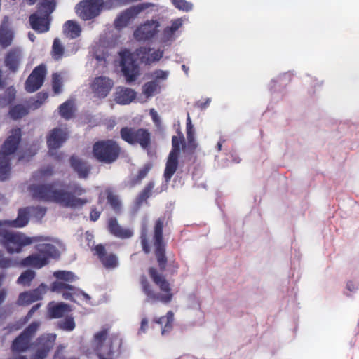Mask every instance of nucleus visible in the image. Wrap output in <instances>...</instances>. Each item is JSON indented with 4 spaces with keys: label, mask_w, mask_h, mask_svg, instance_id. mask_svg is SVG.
<instances>
[{
    "label": "nucleus",
    "mask_w": 359,
    "mask_h": 359,
    "mask_svg": "<svg viewBox=\"0 0 359 359\" xmlns=\"http://www.w3.org/2000/svg\"><path fill=\"white\" fill-rule=\"evenodd\" d=\"M11 349L12 355L8 359H22V332L13 340Z\"/></svg>",
    "instance_id": "obj_32"
},
{
    "label": "nucleus",
    "mask_w": 359,
    "mask_h": 359,
    "mask_svg": "<svg viewBox=\"0 0 359 359\" xmlns=\"http://www.w3.org/2000/svg\"><path fill=\"white\" fill-rule=\"evenodd\" d=\"M53 276L65 283H72L78 279L77 276L71 271H57L53 273Z\"/></svg>",
    "instance_id": "obj_35"
},
{
    "label": "nucleus",
    "mask_w": 359,
    "mask_h": 359,
    "mask_svg": "<svg viewBox=\"0 0 359 359\" xmlns=\"http://www.w3.org/2000/svg\"><path fill=\"white\" fill-rule=\"evenodd\" d=\"M18 227H22V208L18 209L15 219L0 221V244L10 254L19 252L22 248V234L10 229Z\"/></svg>",
    "instance_id": "obj_5"
},
{
    "label": "nucleus",
    "mask_w": 359,
    "mask_h": 359,
    "mask_svg": "<svg viewBox=\"0 0 359 359\" xmlns=\"http://www.w3.org/2000/svg\"><path fill=\"white\" fill-rule=\"evenodd\" d=\"M47 285L44 283H41L37 288L24 292V304H29L41 299L44 294L47 292Z\"/></svg>",
    "instance_id": "obj_26"
},
{
    "label": "nucleus",
    "mask_w": 359,
    "mask_h": 359,
    "mask_svg": "<svg viewBox=\"0 0 359 359\" xmlns=\"http://www.w3.org/2000/svg\"><path fill=\"white\" fill-rule=\"evenodd\" d=\"M160 26V22L156 20H147L134 31V38L139 41H149L158 33Z\"/></svg>",
    "instance_id": "obj_15"
},
{
    "label": "nucleus",
    "mask_w": 359,
    "mask_h": 359,
    "mask_svg": "<svg viewBox=\"0 0 359 359\" xmlns=\"http://www.w3.org/2000/svg\"><path fill=\"white\" fill-rule=\"evenodd\" d=\"M64 53V48L58 39H55L52 48V55L55 60L62 58Z\"/></svg>",
    "instance_id": "obj_40"
},
{
    "label": "nucleus",
    "mask_w": 359,
    "mask_h": 359,
    "mask_svg": "<svg viewBox=\"0 0 359 359\" xmlns=\"http://www.w3.org/2000/svg\"><path fill=\"white\" fill-rule=\"evenodd\" d=\"M151 165L150 164L145 165L143 168H142L137 175V180L138 181L142 180L143 178L146 177L149 171L151 170Z\"/></svg>",
    "instance_id": "obj_54"
},
{
    "label": "nucleus",
    "mask_w": 359,
    "mask_h": 359,
    "mask_svg": "<svg viewBox=\"0 0 359 359\" xmlns=\"http://www.w3.org/2000/svg\"><path fill=\"white\" fill-rule=\"evenodd\" d=\"M65 348V346L62 345L59 346L54 355L53 359H65V356L61 353Z\"/></svg>",
    "instance_id": "obj_57"
},
{
    "label": "nucleus",
    "mask_w": 359,
    "mask_h": 359,
    "mask_svg": "<svg viewBox=\"0 0 359 359\" xmlns=\"http://www.w3.org/2000/svg\"><path fill=\"white\" fill-rule=\"evenodd\" d=\"M66 188L67 190L60 189L57 183H52L32 185L30 191L36 199L54 202L65 208L79 209L90 203L87 198L82 197L86 189L79 183L71 182Z\"/></svg>",
    "instance_id": "obj_1"
},
{
    "label": "nucleus",
    "mask_w": 359,
    "mask_h": 359,
    "mask_svg": "<svg viewBox=\"0 0 359 359\" xmlns=\"http://www.w3.org/2000/svg\"><path fill=\"white\" fill-rule=\"evenodd\" d=\"M48 98V93L40 92L39 93L35 98L34 99V102L30 103V106L34 109L39 108Z\"/></svg>",
    "instance_id": "obj_43"
},
{
    "label": "nucleus",
    "mask_w": 359,
    "mask_h": 359,
    "mask_svg": "<svg viewBox=\"0 0 359 359\" xmlns=\"http://www.w3.org/2000/svg\"><path fill=\"white\" fill-rule=\"evenodd\" d=\"M170 75V72L167 70L158 69L151 73V77L154 79V81H165Z\"/></svg>",
    "instance_id": "obj_44"
},
{
    "label": "nucleus",
    "mask_w": 359,
    "mask_h": 359,
    "mask_svg": "<svg viewBox=\"0 0 359 359\" xmlns=\"http://www.w3.org/2000/svg\"><path fill=\"white\" fill-rule=\"evenodd\" d=\"M108 229L111 234L120 238H128L133 235V231L130 229L121 227L116 218H110L108 221Z\"/></svg>",
    "instance_id": "obj_23"
},
{
    "label": "nucleus",
    "mask_w": 359,
    "mask_h": 359,
    "mask_svg": "<svg viewBox=\"0 0 359 359\" xmlns=\"http://www.w3.org/2000/svg\"><path fill=\"white\" fill-rule=\"evenodd\" d=\"M210 98H207L205 100V102H202V101H199L197 102V106L198 107L201 108V109H205L207 106L209 105V104L210 103Z\"/></svg>",
    "instance_id": "obj_61"
},
{
    "label": "nucleus",
    "mask_w": 359,
    "mask_h": 359,
    "mask_svg": "<svg viewBox=\"0 0 359 359\" xmlns=\"http://www.w3.org/2000/svg\"><path fill=\"white\" fill-rule=\"evenodd\" d=\"M100 212L95 210H92L90 214V217L92 221H96L100 217Z\"/></svg>",
    "instance_id": "obj_60"
},
{
    "label": "nucleus",
    "mask_w": 359,
    "mask_h": 359,
    "mask_svg": "<svg viewBox=\"0 0 359 359\" xmlns=\"http://www.w3.org/2000/svg\"><path fill=\"white\" fill-rule=\"evenodd\" d=\"M150 6L149 4L142 3L126 9L116 18L115 27L120 29L126 27L139 13Z\"/></svg>",
    "instance_id": "obj_17"
},
{
    "label": "nucleus",
    "mask_w": 359,
    "mask_h": 359,
    "mask_svg": "<svg viewBox=\"0 0 359 359\" xmlns=\"http://www.w3.org/2000/svg\"><path fill=\"white\" fill-rule=\"evenodd\" d=\"M40 326L41 322L34 321L24 330V351L29 348L27 341L35 335ZM56 337L57 335L53 333L44 334L39 337L36 343L30 346L33 351L30 359H45L55 345Z\"/></svg>",
    "instance_id": "obj_4"
},
{
    "label": "nucleus",
    "mask_w": 359,
    "mask_h": 359,
    "mask_svg": "<svg viewBox=\"0 0 359 359\" xmlns=\"http://www.w3.org/2000/svg\"><path fill=\"white\" fill-rule=\"evenodd\" d=\"M178 157L179 156L172 155L169 154L164 171V178L166 182H169L178 167Z\"/></svg>",
    "instance_id": "obj_29"
},
{
    "label": "nucleus",
    "mask_w": 359,
    "mask_h": 359,
    "mask_svg": "<svg viewBox=\"0 0 359 359\" xmlns=\"http://www.w3.org/2000/svg\"><path fill=\"white\" fill-rule=\"evenodd\" d=\"M94 250L106 268H115L118 266V262L116 256L113 254L106 255L104 247L102 245H96Z\"/></svg>",
    "instance_id": "obj_22"
},
{
    "label": "nucleus",
    "mask_w": 359,
    "mask_h": 359,
    "mask_svg": "<svg viewBox=\"0 0 359 359\" xmlns=\"http://www.w3.org/2000/svg\"><path fill=\"white\" fill-rule=\"evenodd\" d=\"M149 327V321L147 318H144L142 319L141 323H140V327L137 331V335L142 336V334H144Z\"/></svg>",
    "instance_id": "obj_52"
},
{
    "label": "nucleus",
    "mask_w": 359,
    "mask_h": 359,
    "mask_svg": "<svg viewBox=\"0 0 359 359\" xmlns=\"http://www.w3.org/2000/svg\"><path fill=\"white\" fill-rule=\"evenodd\" d=\"M153 321L161 325V334L163 336L166 335L172 329L174 313L172 311H169L165 316L156 318Z\"/></svg>",
    "instance_id": "obj_28"
},
{
    "label": "nucleus",
    "mask_w": 359,
    "mask_h": 359,
    "mask_svg": "<svg viewBox=\"0 0 359 359\" xmlns=\"http://www.w3.org/2000/svg\"><path fill=\"white\" fill-rule=\"evenodd\" d=\"M154 187V183L151 182L144 189V190L140 193V194L137 196L135 201V204L137 208H138L142 203L145 201L151 195V191Z\"/></svg>",
    "instance_id": "obj_36"
},
{
    "label": "nucleus",
    "mask_w": 359,
    "mask_h": 359,
    "mask_svg": "<svg viewBox=\"0 0 359 359\" xmlns=\"http://www.w3.org/2000/svg\"><path fill=\"white\" fill-rule=\"evenodd\" d=\"M11 260L8 258L4 257V254L0 250V269H6L11 266Z\"/></svg>",
    "instance_id": "obj_53"
},
{
    "label": "nucleus",
    "mask_w": 359,
    "mask_h": 359,
    "mask_svg": "<svg viewBox=\"0 0 359 359\" xmlns=\"http://www.w3.org/2000/svg\"><path fill=\"white\" fill-rule=\"evenodd\" d=\"M49 241L48 237L36 236L33 237L24 235V246L35 243L36 253H33L24 258V267L30 266L40 269L48 264L50 258H57L60 253L57 248L52 243H46Z\"/></svg>",
    "instance_id": "obj_3"
},
{
    "label": "nucleus",
    "mask_w": 359,
    "mask_h": 359,
    "mask_svg": "<svg viewBox=\"0 0 359 359\" xmlns=\"http://www.w3.org/2000/svg\"><path fill=\"white\" fill-rule=\"evenodd\" d=\"M54 8L53 0H46L42 2L37 13L31 15L29 17L32 28L39 33L48 32L50 29V14Z\"/></svg>",
    "instance_id": "obj_9"
},
{
    "label": "nucleus",
    "mask_w": 359,
    "mask_h": 359,
    "mask_svg": "<svg viewBox=\"0 0 359 359\" xmlns=\"http://www.w3.org/2000/svg\"><path fill=\"white\" fill-rule=\"evenodd\" d=\"M114 81L105 76L95 77L90 84L94 97L102 100L107 97L114 86Z\"/></svg>",
    "instance_id": "obj_16"
},
{
    "label": "nucleus",
    "mask_w": 359,
    "mask_h": 359,
    "mask_svg": "<svg viewBox=\"0 0 359 359\" xmlns=\"http://www.w3.org/2000/svg\"><path fill=\"white\" fill-rule=\"evenodd\" d=\"M9 115L15 120L22 117V104H17L12 107L9 111Z\"/></svg>",
    "instance_id": "obj_47"
},
{
    "label": "nucleus",
    "mask_w": 359,
    "mask_h": 359,
    "mask_svg": "<svg viewBox=\"0 0 359 359\" xmlns=\"http://www.w3.org/2000/svg\"><path fill=\"white\" fill-rule=\"evenodd\" d=\"M108 333L109 331L107 328H102L95 333L89 347H87L83 351L84 354L88 358H91L94 354L97 356H111L114 354V351L111 342L109 340H107Z\"/></svg>",
    "instance_id": "obj_8"
},
{
    "label": "nucleus",
    "mask_w": 359,
    "mask_h": 359,
    "mask_svg": "<svg viewBox=\"0 0 359 359\" xmlns=\"http://www.w3.org/2000/svg\"><path fill=\"white\" fill-rule=\"evenodd\" d=\"M29 213V208H24V226L27 224L28 222V219L27 218V214Z\"/></svg>",
    "instance_id": "obj_64"
},
{
    "label": "nucleus",
    "mask_w": 359,
    "mask_h": 359,
    "mask_svg": "<svg viewBox=\"0 0 359 359\" xmlns=\"http://www.w3.org/2000/svg\"><path fill=\"white\" fill-rule=\"evenodd\" d=\"M18 55L17 53L14 50H12L7 54L5 58L6 66L13 72L17 69L18 66Z\"/></svg>",
    "instance_id": "obj_38"
},
{
    "label": "nucleus",
    "mask_w": 359,
    "mask_h": 359,
    "mask_svg": "<svg viewBox=\"0 0 359 359\" xmlns=\"http://www.w3.org/2000/svg\"><path fill=\"white\" fill-rule=\"evenodd\" d=\"M107 200L115 211H118L120 210L121 201L117 196L111 193H109L107 195Z\"/></svg>",
    "instance_id": "obj_45"
},
{
    "label": "nucleus",
    "mask_w": 359,
    "mask_h": 359,
    "mask_svg": "<svg viewBox=\"0 0 359 359\" xmlns=\"http://www.w3.org/2000/svg\"><path fill=\"white\" fill-rule=\"evenodd\" d=\"M13 39V32L8 27V18L4 17L0 26V45L6 48L11 45Z\"/></svg>",
    "instance_id": "obj_25"
},
{
    "label": "nucleus",
    "mask_w": 359,
    "mask_h": 359,
    "mask_svg": "<svg viewBox=\"0 0 359 359\" xmlns=\"http://www.w3.org/2000/svg\"><path fill=\"white\" fill-rule=\"evenodd\" d=\"M93 155L99 161L104 163H111L118 156L120 149L112 140L100 141L93 146Z\"/></svg>",
    "instance_id": "obj_10"
},
{
    "label": "nucleus",
    "mask_w": 359,
    "mask_h": 359,
    "mask_svg": "<svg viewBox=\"0 0 359 359\" xmlns=\"http://www.w3.org/2000/svg\"><path fill=\"white\" fill-rule=\"evenodd\" d=\"M41 306V304L40 303H38L36 304H35L34 306H33L32 307V309H30V311H29V313H27V316H26V320L29 319L32 314L36 311L39 309V308ZM25 321V319H24V322Z\"/></svg>",
    "instance_id": "obj_58"
},
{
    "label": "nucleus",
    "mask_w": 359,
    "mask_h": 359,
    "mask_svg": "<svg viewBox=\"0 0 359 359\" xmlns=\"http://www.w3.org/2000/svg\"><path fill=\"white\" fill-rule=\"evenodd\" d=\"M95 57L98 62H102V61L105 60V55L104 54L100 55V54L95 53Z\"/></svg>",
    "instance_id": "obj_63"
},
{
    "label": "nucleus",
    "mask_w": 359,
    "mask_h": 359,
    "mask_svg": "<svg viewBox=\"0 0 359 359\" xmlns=\"http://www.w3.org/2000/svg\"><path fill=\"white\" fill-rule=\"evenodd\" d=\"M194 135V129L192 123L190 125H187V137L188 140V144L191 148L195 149L196 144Z\"/></svg>",
    "instance_id": "obj_46"
},
{
    "label": "nucleus",
    "mask_w": 359,
    "mask_h": 359,
    "mask_svg": "<svg viewBox=\"0 0 359 359\" xmlns=\"http://www.w3.org/2000/svg\"><path fill=\"white\" fill-rule=\"evenodd\" d=\"M63 78L59 73H54L52 76L53 90L55 94H59L62 91Z\"/></svg>",
    "instance_id": "obj_39"
},
{
    "label": "nucleus",
    "mask_w": 359,
    "mask_h": 359,
    "mask_svg": "<svg viewBox=\"0 0 359 359\" xmlns=\"http://www.w3.org/2000/svg\"><path fill=\"white\" fill-rule=\"evenodd\" d=\"M114 96L117 104L126 105L134 100L136 93L131 88L119 86L116 88Z\"/></svg>",
    "instance_id": "obj_21"
},
{
    "label": "nucleus",
    "mask_w": 359,
    "mask_h": 359,
    "mask_svg": "<svg viewBox=\"0 0 359 359\" xmlns=\"http://www.w3.org/2000/svg\"><path fill=\"white\" fill-rule=\"evenodd\" d=\"M39 145L37 143H34L30 146L29 149H26V151L24 150V159L27 157H31L35 155L38 151Z\"/></svg>",
    "instance_id": "obj_50"
},
{
    "label": "nucleus",
    "mask_w": 359,
    "mask_h": 359,
    "mask_svg": "<svg viewBox=\"0 0 359 359\" xmlns=\"http://www.w3.org/2000/svg\"><path fill=\"white\" fill-rule=\"evenodd\" d=\"M68 130L66 128H56L51 130L47 138L49 154L54 156V150L60 148L67 140Z\"/></svg>",
    "instance_id": "obj_18"
},
{
    "label": "nucleus",
    "mask_w": 359,
    "mask_h": 359,
    "mask_svg": "<svg viewBox=\"0 0 359 359\" xmlns=\"http://www.w3.org/2000/svg\"><path fill=\"white\" fill-rule=\"evenodd\" d=\"M102 8H106L103 0H83L78 5L76 13L81 19L88 20L99 15Z\"/></svg>",
    "instance_id": "obj_12"
},
{
    "label": "nucleus",
    "mask_w": 359,
    "mask_h": 359,
    "mask_svg": "<svg viewBox=\"0 0 359 359\" xmlns=\"http://www.w3.org/2000/svg\"><path fill=\"white\" fill-rule=\"evenodd\" d=\"M57 327L60 330L66 332H72L74 330L76 323L73 317L67 316L57 323Z\"/></svg>",
    "instance_id": "obj_34"
},
{
    "label": "nucleus",
    "mask_w": 359,
    "mask_h": 359,
    "mask_svg": "<svg viewBox=\"0 0 359 359\" xmlns=\"http://www.w3.org/2000/svg\"><path fill=\"white\" fill-rule=\"evenodd\" d=\"M6 297V292L5 290H1L0 291V305L4 302Z\"/></svg>",
    "instance_id": "obj_62"
},
{
    "label": "nucleus",
    "mask_w": 359,
    "mask_h": 359,
    "mask_svg": "<svg viewBox=\"0 0 359 359\" xmlns=\"http://www.w3.org/2000/svg\"><path fill=\"white\" fill-rule=\"evenodd\" d=\"M63 32L67 37L75 39L80 35L81 29L76 22L68 20L64 25Z\"/></svg>",
    "instance_id": "obj_30"
},
{
    "label": "nucleus",
    "mask_w": 359,
    "mask_h": 359,
    "mask_svg": "<svg viewBox=\"0 0 359 359\" xmlns=\"http://www.w3.org/2000/svg\"><path fill=\"white\" fill-rule=\"evenodd\" d=\"M173 5L179 10L188 12L193 8V4L186 0H172Z\"/></svg>",
    "instance_id": "obj_42"
},
{
    "label": "nucleus",
    "mask_w": 359,
    "mask_h": 359,
    "mask_svg": "<svg viewBox=\"0 0 359 359\" xmlns=\"http://www.w3.org/2000/svg\"><path fill=\"white\" fill-rule=\"evenodd\" d=\"M51 290L62 294V297L65 299H69L75 302L77 301L76 298H83L86 301L90 299L88 294L60 280L52 283Z\"/></svg>",
    "instance_id": "obj_11"
},
{
    "label": "nucleus",
    "mask_w": 359,
    "mask_h": 359,
    "mask_svg": "<svg viewBox=\"0 0 359 359\" xmlns=\"http://www.w3.org/2000/svg\"><path fill=\"white\" fill-rule=\"evenodd\" d=\"M147 224L148 222L147 219H144L142 224V230H141V243L142 245V249L145 253H149L150 252V248L148 244L147 241Z\"/></svg>",
    "instance_id": "obj_37"
},
{
    "label": "nucleus",
    "mask_w": 359,
    "mask_h": 359,
    "mask_svg": "<svg viewBox=\"0 0 359 359\" xmlns=\"http://www.w3.org/2000/svg\"><path fill=\"white\" fill-rule=\"evenodd\" d=\"M71 311L70 306L65 303L50 302L48 306V315L50 318H60Z\"/></svg>",
    "instance_id": "obj_24"
},
{
    "label": "nucleus",
    "mask_w": 359,
    "mask_h": 359,
    "mask_svg": "<svg viewBox=\"0 0 359 359\" xmlns=\"http://www.w3.org/2000/svg\"><path fill=\"white\" fill-rule=\"evenodd\" d=\"M346 287L351 292H355L359 289V283L353 280H348Z\"/></svg>",
    "instance_id": "obj_55"
},
{
    "label": "nucleus",
    "mask_w": 359,
    "mask_h": 359,
    "mask_svg": "<svg viewBox=\"0 0 359 359\" xmlns=\"http://www.w3.org/2000/svg\"><path fill=\"white\" fill-rule=\"evenodd\" d=\"M182 144L181 138L177 136H173L172 139V150L170 154L172 155L179 156L180 151V145Z\"/></svg>",
    "instance_id": "obj_48"
},
{
    "label": "nucleus",
    "mask_w": 359,
    "mask_h": 359,
    "mask_svg": "<svg viewBox=\"0 0 359 359\" xmlns=\"http://www.w3.org/2000/svg\"><path fill=\"white\" fill-rule=\"evenodd\" d=\"M161 87L156 81L146 83L142 87V93L147 97L154 96L160 92Z\"/></svg>",
    "instance_id": "obj_33"
},
{
    "label": "nucleus",
    "mask_w": 359,
    "mask_h": 359,
    "mask_svg": "<svg viewBox=\"0 0 359 359\" xmlns=\"http://www.w3.org/2000/svg\"><path fill=\"white\" fill-rule=\"evenodd\" d=\"M70 164L80 178L86 179L88 177L90 169L86 162L82 161L76 156H72L70 158Z\"/></svg>",
    "instance_id": "obj_27"
},
{
    "label": "nucleus",
    "mask_w": 359,
    "mask_h": 359,
    "mask_svg": "<svg viewBox=\"0 0 359 359\" xmlns=\"http://www.w3.org/2000/svg\"><path fill=\"white\" fill-rule=\"evenodd\" d=\"M60 114L65 119H69L72 116V104L67 101L60 106Z\"/></svg>",
    "instance_id": "obj_41"
},
{
    "label": "nucleus",
    "mask_w": 359,
    "mask_h": 359,
    "mask_svg": "<svg viewBox=\"0 0 359 359\" xmlns=\"http://www.w3.org/2000/svg\"><path fill=\"white\" fill-rule=\"evenodd\" d=\"M41 306V304L40 303H38L36 304H35L34 306H33L32 307V309H30V311H29V313H27V316H26V320L29 319L32 314L36 311L39 309V308ZM25 321V319H24V322Z\"/></svg>",
    "instance_id": "obj_59"
},
{
    "label": "nucleus",
    "mask_w": 359,
    "mask_h": 359,
    "mask_svg": "<svg viewBox=\"0 0 359 359\" xmlns=\"http://www.w3.org/2000/svg\"><path fill=\"white\" fill-rule=\"evenodd\" d=\"M183 21L182 18L172 20L171 25L165 27L161 34L160 41L168 45L173 42L177 38L176 32L182 26Z\"/></svg>",
    "instance_id": "obj_20"
},
{
    "label": "nucleus",
    "mask_w": 359,
    "mask_h": 359,
    "mask_svg": "<svg viewBox=\"0 0 359 359\" xmlns=\"http://www.w3.org/2000/svg\"><path fill=\"white\" fill-rule=\"evenodd\" d=\"M163 219L159 218L156 220L154 228V245L156 249V255L161 269H164L167 259L165 256V243L163 241L162 233Z\"/></svg>",
    "instance_id": "obj_14"
},
{
    "label": "nucleus",
    "mask_w": 359,
    "mask_h": 359,
    "mask_svg": "<svg viewBox=\"0 0 359 359\" xmlns=\"http://www.w3.org/2000/svg\"><path fill=\"white\" fill-rule=\"evenodd\" d=\"M39 173L41 177H50L54 173L53 167L51 165L43 167L40 170Z\"/></svg>",
    "instance_id": "obj_51"
},
{
    "label": "nucleus",
    "mask_w": 359,
    "mask_h": 359,
    "mask_svg": "<svg viewBox=\"0 0 359 359\" xmlns=\"http://www.w3.org/2000/svg\"><path fill=\"white\" fill-rule=\"evenodd\" d=\"M21 140V129L18 128L11 130L0 149V180L5 181L9 178L11 167V156L13 154Z\"/></svg>",
    "instance_id": "obj_7"
},
{
    "label": "nucleus",
    "mask_w": 359,
    "mask_h": 359,
    "mask_svg": "<svg viewBox=\"0 0 359 359\" xmlns=\"http://www.w3.org/2000/svg\"><path fill=\"white\" fill-rule=\"evenodd\" d=\"M121 135L123 140L130 144L138 143L143 149H146L150 144V134L144 129L122 128Z\"/></svg>",
    "instance_id": "obj_13"
},
{
    "label": "nucleus",
    "mask_w": 359,
    "mask_h": 359,
    "mask_svg": "<svg viewBox=\"0 0 359 359\" xmlns=\"http://www.w3.org/2000/svg\"><path fill=\"white\" fill-rule=\"evenodd\" d=\"M36 272L32 269L24 270V286H29L31 281L35 278Z\"/></svg>",
    "instance_id": "obj_49"
},
{
    "label": "nucleus",
    "mask_w": 359,
    "mask_h": 359,
    "mask_svg": "<svg viewBox=\"0 0 359 359\" xmlns=\"http://www.w3.org/2000/svg\"><path fill=\"white\" fill-rule=\"evenodd\" d=\"M16 97V90L14 87H8L3 95H0V109L13 104Z\"/></svg>",
    "instance_id": "obj_31"
},
{
    "label": "nucleus",
    "mask_w": 359,
    "mask_h": 359,
    "mask_svg": "<svg viewBox=\"0 0 359 359\" xmlns=\"http://www.w3.org/2000/svg\"><path fill=\"white\" fill-rule=\"evenodd\" d=\"M149 114L153 120V121L158 125L160 123V117L157 113V111L154 109H151L149 111Z\"/></svg>",
    "instance_id": "obj_56"
},
{
    "label": "nucleus",
    "mask_w": 359,
    "mask_h": 359,
    "mask_svg": "<svg viewBox=\"0 0 359 359\" xmlns=\"http://www.w3.org/2000/svg\"><path fill=\"white\" fill-rule=\"evenodd\" d=\"M149 272L153 281L157 286H158L161 292L155 293L152 290L151 286L146 277L144 276H142L140 278V284L142 291L147 297L146 302L149 303L160 302L163 304H168L170 302L173 295L171 292V288L169 283L164 276L158 274L155 269L150 268Z\"/></svg>",
    "instance_id": "obj_6"
},
{
    "label": "nucleus",
    "mask_w": 359,
    "mask_h": 359,
    "mask_svg": "<svg viewBox=\"0 0 359 359\" xmlns=\"http://www.w3.org/2000/svg\"><path fill=\"white\" fill-rule=\"evenodd\" d=\"M46 74V68L44 65H40L34 68L26 81V90L33 93L42 86Z\"/></svg>",
    "instance_id": "obj_19"
},
{
    "label": "nucleus",
    "mask_w": 359,
    "mask_h": 359,
    "mask_svg": "<svg viewBox=\"0 0 359 359\" xmlns=\"http://www.w3.org/2000/svg\"><path fill=\"white\" fill-rule=\"evenodd\" d=\"M163 55V50L155 48H147L142 47L137 49L133 53L128 50L120 53L121 66L126 82L130 83L136 80L140 75V68L137 59L142 62L150 64L158 61Z\"/></svg>",
    "instance_id": "obj_2"
}]
</instances>
